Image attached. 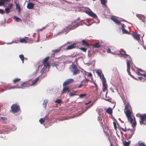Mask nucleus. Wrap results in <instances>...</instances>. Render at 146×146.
Masks as SVG:
<instances>
[{
	"label": "nucleus",
	"instance_id": "47",
	"mask_svg": "<svg viewBox=\"0 0 146 146\" xmlns=\"http://www.w3.org/2000/svg\"><path fill=\"white\" fill-rule=\"evenodd\" d=\"M16 5L17 9H19V10L20 9V7L19 5V4H17V3H16Z\"/></svg>",
	"mask_w": 146,
	"mask_h": 146
},
{
	"label": "nucleus",
	"instance_id": "62",
	"mask_svg": "<svg viewBox=\"0 0 146 146\" xmlns=\"http://www.w3.org/2000/svg\"><path fill=\"white\" fill-rule=\"evenodd\" d=\"M91 102V101H90L89 102H88V103H86L85 105H87L90 104V102Z\"/></svg>",
	"mask_w": 146,
	"mask_h": 146
},
{
	"label": "nucleus",
	"instance_id": "31",
	"mask_svg": "<svg viewBox=\"0 0 146 146\" xmlns=\"http://www.w3.org/2000/svg\"><path fill=\"white\" fill-rule=\"evenodd\" d=\"M19 57L22 61V63H23L24 59V55L23 54H21L19 55Z\"/></svg>",
	"mask_w": 146,
	"mask_h": 146
},
{
	"label": "nucleus",
	"instance_id": "6",
	"mask_svg": "<svg viewBox=\"0 0 146 146\" xmlns=\"http://www.w3.org/2000/svg\"><path fill=\"white\" fill-rule=\"evenodd\" d=\"M102 82L103 83V91L105 92L106 91V95L108 93V85L106 83V81L105 78L103 77V78L102 80Z\"/></svg>",
	"mask_w": 146,
	"mask_h": 146
},
{
	"label": "nucleus",
	"instance_id": "14",
	"mask_svg": "<svg viewBox=\"0 0 146 146\" xmlns=\"http://www.w3.org/2000/svg\"><path fill=\"white\" fill-rule=\"evenodd\" d=\"M76 43H74L73 44L68 46L67 47H66V49L67 50H69L72 49L74 48H75L76 46Z\"/></svg>",
	"mask_w": 146,
	"mask_h": 146
},
{
	"label": "nucleus",
	"instance_id": "64",
	"mask_svg": "<svg viewBox=\"0 0 146 146\" xmlns=\"http://www.w3.org/2000/svg\"><path fill=\"white\" fill-rule=\"evenodd\" d=\"M140 16H141L140 15H139L137 16V17L140 19H141V18H140Z\"/></svg>",
	"mask_w": 146,
	"mask_h": 146
},
{
	"label": "nucleus",
	"instance_id": "39",
	"mask_svg": "<svg viewBox=\"0 0 146 146\" xmlns=\"http://www.w3.org/2000/svg\"><path fill=\"white\" fill-rule=\"evenodd\" d=\"M14 18H15L16 21L17 22H20L21 21V20L20 19L18 18L17 17L15 16Z\"/></svg>",
	"mask_w": 146,
	"mask_h": 146
},
{
	"label": "nucleus",
	"instance_id": "49",
	"mask_svg": "<svg viewBox=\"0 0 146 146\" xmlns=\"http://www.w3.org/2000/svg\"><path fill=\"white\" fill-rule=\"evenodd\" d=\"M44 120H48V115H46L45 116V117H44Z\"/></svg>",
	"mask_w": 146,
	"mask_h": 146
},
{
	"label": "nucleus",
	"instance_id": "7",
	"mask_svg": "<svg viewBox=\"0 0 146 146\" xmlns=\"http://www.w3.org/2000/svg\"><path fill=\"white\" fill-rule=\"evenodd\" d=\"M131 35L136 40L138 41L140 40V35L137 32H135L132 31L131 33Z\"/></svg>",
	"mask_w": 146,
	"mask_h": 146
},
{
	"label": "nucleus",
	"instance_id": "5",
	"mask_svg": "<svg viewBox=\"0 0 146 146\" xmlns=\"http://www.w3.org/2000/svg\"><path fill=\"white\" fill-rule=\"evenodd\" d=\"M11 109L12 112L13 113H17L20 110L19 106L16 104H12L11 107Z\"/></svg>",
	"mask_w": 146,
	"mask_h": 146
},
{
	"label": "nucleus",
	"instance_id": "60",
	"mask_svg": "<svg viewBox=\"0 0 146 146\" xmlns=\"http://www.w3.org/2000/svg\"><path fill=\"white\" fill-rule=\"evenodd\" d=\"M106 100L107 101H108L110 102L111 101V99H106Z\"/></svg>",
	"mask_w": 146,
	"mask_h": 146
},
{
	"label": "nucleus",
	"instance_id": "29",
	"mask_svg": "<svg viewBox=\"0 0 146 146\" xmlns=\"http://www.w3.org/2000/svg\"><path fill=\"white\" fill-rule=\"evenodd\" d=\"M100 124L101 125L102 127L103 128H104V126L105 125V122H104V119H103L101 121L99 122Z\"/></svg>",
	"mask_w": 146,
	"mask_h": 146
},
{
	"label": "nucleus",
	"instance_id": "25",
	"mask_svg": "<svg viewBox=\"0 0 146 146\" xmlns=\"http://www.w3.org/2000/svg\"><path fill=\"white\" fill-rule=\"evenodd\" d=\"M101 1V3L104 6L107 7L106 3L107 2V0H100Z\"/></svg>",
	"mask_w": 146,
	"mask_h": 146
},
{
	"label": "nucleus",
	"instance_id": "26",
	"mask_svg": "<svg viewBox=\"0 0 146 146\" xmlns=\"http://www.w3.org/2000/svg\"><path fill=\"white\" fill-rule=\"evenodd\" d=\"M19 41L21 43H27V40L24 38H21L19 39Z\"/></svg>",
	"mask_w": 146,
	"mask_h": 146
},
{
	"label": "nucleus",
	"instance_id": "59",
	"mask_svg": "<svg viewBox=\"0 0 146 146\" xmlns=\"http://www.w3.org/2000/svg\"><path fill=\"white\" fill-rule=\"evenodd\" d=\"M94 85H95L96 87L97 88L98 86H97V84L95 82H94Z\"/></svg>",
	"mask_w": 146,
	"mask_h": 146
},
{
	"label": "nucleus",
	"instance_id": "37",
	"mask_svg": "<svg viewBox=\"0 0 146 146\" xmlns=\"http://www.w3.org/2000/svg\"><path fill=\"white\" fill-rule=\"evenodd\" d=\"M103 119H104L102 117L99 116L98 118V120L99 122L101 121Z\"/></svg>",
	"mask_w": 146,
	"mask_h": 146
},
{
	"label": "nucleus",
	"instance_id": "57",
	"mask_svg": "<svg viewBox=\"0 0 146 146\" xmlns=\"http://www.w3.org/2000/svg\"><path fill=\"white\" fill-rule=\"evenodd\" d=\"M84 80L86 82H89V80L88 79H86V78L85 80Z\"/></svg>",
	"mask_w": 146,
	"mask_h": 146
},
{
	"label": "nucleus",
	"instance_id": "2",
	"mask_svg": "<svg viewBox=\"0 0 146 146\" xmlns=\"http://www.w3.org/2000/svg\"><path fill=\"white\" fill-rule=\"evenodd\" d=\"M136 116L140 118V120H139V122L141 125L142 124L145 125H146V113L143 114H137L136 115Z\"/></svg>",
	"mask_w": 146,
	"mask_h": 146
},
{
	"label": "nucleus",
	"instance_id": "18",
	"mask_svg": "<svg viewBox=\"0 0 146 146\" xmlns=\"http://www.w3.org/2000/svg\"><path fill=\"white\" fill-rule=\"evenodd\" d=\"M82 44L86 47H88L90 46L88 42L84 39L82 41Z\"/></svg>",
	"mask_w": 146,
	"mask_h": 146
},
{
	"label": "nucleus",
	"instance_id": "23",
	"mask_svg": "<svg viewBox=\"0 0 146 146\" xmlns=\"http://www.w3.org/2000/svg\"><path fill=\"white\" fill-rule=\"evenodd\" d=\"M28 84L27 82H25L24 83H22L21 84V86L19 87V88H22L24 87H27L28 86Z\"/></svg>",
	"mask_w": 146,
	"mask_h": 146
},
{
	"label": "nucleus",
	"instance_id": "12",
	"mask_svg": "<svg viewBox=\"0 0 146 146\" xmlns=\"http://www.w3.org/2000/svg\"><path fill=\"white\" fill-rule=\"evenodd\" d=\"M72 68V72H73V74L75 75L77 74L78 73L79 70L75 65H74Z\"/></svg>",
	"mask_w": 146,
	"mask_h": 146
},
{
	"label": "nucleus",
	"instance_id": "19",
	"mask_svg": "<svg viewBox=\"0 0 146 146\" xmlns=\"http://www.w3.org/2000/svg\"><path fill=\"white\" fill-rule=\"evenodd\" d=\"M34 5V4L30 3L27 4V8L29 9H32L33 8Z\"/></svg>",
	"mask_w": 146,
	"mask_h": 146
},
{
	"label": "nucleus",
	"instance_id": "43",
	"mask_svg": "<svg viewBox=\"0 0 146 146\" xmlns=\"http://www.w3.org/2000/svg\"><path fill=\"white\" fill-rule=\"evenodd\" d=\"M86 96V94H80L79 95L80 98H82Z\"/></svg>",
	"mask_w": 146,
	"mask_h": 146
},
{
	"label": "nucleus",
	"instance_id": "36",
	"mask_svg": "<svg viewBox=\"0 0 146 146\" xmlns=\"http://www.w3.org/2000/svg\"><path fill=\"white\" fill-rule=\"evenodd\" d=\"M39 121L41 124H42L45 122L44 119L43 118H41L39 119Z\"/></svg>",
	"mask_w": 146,
	"mask_h": 146
},
{
	"label": "nucleus",
	"instance_id": "61",
	"mask_svg": "<svg viewBox=\"0 0 146 146\" xmlns=\"http://www.w3.org/2000/svg\"><path fill=\"white\" fill-rule=\"evenodd\" d=\"M142 78V77H138V79L140 80H141Z\"/></svg>",
	"mask_w": 146,
	"mask_h": 146
},
{
	"label": "nucleus",
	"instance_id": "11",
	"mask_svg": "<svg viewBox=\"0 0 146 146\" xmlns=\"http://www.w3.org/2000/svg\"><path fill=\"white\" fill-rule=\"evenodd\" d=\"M74 80L72 79H68L63 83V86H66L72 82Z\"/></svg>",
	"mask_w": 146,
	"mask_h": 146
},
{
	"label": "nucleus",
	"instance_id": "8",
	"mask_svg": "<svg viewBox=\"0 0 146 146\" xmlns=\"http://www.w3.org/2000/svg\"><path fill=\"white\" fill-rule=\"evenodd\" d=\"M85 12L89 16L93 17L94 18H97L96 15L95 13L92 12V11L90 10H86L85 11Z\"/></svg>",
	"mask_w": 146,
	"mask_h": 146
},
{
	"label": "nucleus",
	"instance_id": "24",
	"mask_svg": "<svg viewBox=\"0 0 146 146\" xmlns=\"http://www.w3.org/2000/svg\"><path fill=\"white\" fill-rule=\"evenodd\" d=\"M112 110L111 108H109L106 110V112L110 114H111L112 113Z\"/></svg>",
	"mask_w": 146,
	"mask_h": 146
},
{
	"label": "nucleus",
	"instance_id": "53",
	"mask_svg": "<svg viewBox=\"0 0 146 146\" xmlns=\"http://www.w3.org/2000/svg\"><path fill=\"white\" fill-rule=\"evenodd\" d=\"M1 119V120H5L6 119H7L5 117H1V118H0Z\"/></svg>",
	"mask_w": 146,
	"mask_h": 146
},
{
	"label": "nucleus",
	"instance_id": "20",
	"mask_svg": "<svg viewBox=\"0 0 146 146\" xmlns=\"http://www.w3.org/2000/svg\"><path fill=\"white\" fill-rule=\"evenodd\" d=\"M10 0H0V6L3 5L5 3L9 2Z\"/></svg>",
	"mask_w": 146,
	"mask_h": 146
},
{
	"label": "nucleus",
	"instance_id": "28",
	"mask_svg": "<svg viewBox=\"0 0 146 146\" xmlns=\"http://www.w3.org/2000/svg\"><path fill=\"white\" fill-rule=\"evenodd\" d=\"M122 31L123 34H131V33L128 32L127 31L124 29H122Z\"/></svg>",
	"mask_w": 146,
	"mask_h": 146
},
{
	"label": "nucleus",
	"instance_id": "52",
	"mask_svg": "<svg viewBox=\"0 0 146 146\" xmlns=\"http://www.w3.org/2000/svg\"><path fill=\"white\" fill-rule=\"evenodd\" d=\"M0 13L1 14H3L4 13L3 10L1 9H0Z\"/></svg>",
	"mask_w": 146,
	"mask_h": 146
},
{
	"label": "nucleus",
	"instance_id": "55",
	"mask_svg": "<svg viewBox=\"0 0 146 146\" xmlns=\"http://www.w3.org/2000/svg\"><path fill=\"white\" fill-rule=\"evenodd\" d=\"M138 70L141 72H142L143 71V70L141 69V68H139Z\"/></svg>",
	"mask_w": 146,
	"mask_h": 146
},
{
	"label": "nucleus",
	"instance_id": "38",
	"mask_svg": "<svg viewBox=\"0 0 146 146\" xmlns=\"http://www.w3.org/2000/svg\"><path fill=\"white\" fill-rule=\"evenodd\" d=\"M80 50L83 51L85 52H86L87 50V48H79Z\"/></svg>",
	"mask_w": 146,
	"mask_h": 146
},
{
	"label": "nucleus",
	"instance_id": "27",
	"mask_svg": "<svg viewBox=\"0 0 146 146\" xmlns=\"http://www.w3.org/2000/svg\"><path fill=\"white\" fill-rule=\"evenodd\" d=\"M49 67L48 66H44L42 68L41 70L40 71V73L41 74H43L46 69L47 67Z\"/></svg>",
	"mask_w": 146,
	"mask_h": 146
},
{
	"label": "nucleus",
	"instance_id": "9",
	"mask_svg": "<svg viewBox=\"0 0 146 146\" xmlns=\"http://www.w3.org/2000/svg\"><path fill=\"white\" fill-rule=\"evenodd\" d=\"M80 25L79 23H78L76 21H75L72 22L70 25L71 26L70 28L73 29Z\"/></svg>",
	"mask_w": 146,
	"mask_h": 146
},
{
	"label": "nucleus",
	"instance_id": "4",
	"mask_svg": "<svg viewBox=\"0 0 146 146\" xmlns=\"http://www.w3.org/2000/svg\"><path fill=\"white\" fill-rule=\"evenodd\" d=\"M132 60L131 59H130L129 60H127V72L134 79L137 80V79L134 76L132 75L130 73V64H131V62Z\"/></svg>",
	"mask_w": 146,
	"mask_h": 146
},
{
	"label": "nucleus",
	"instance_id": "13",
	"mask_svg": "<svg viewBox=\"0 0 146 146\" xmlns=\"http://www.w3.org/2000/svg\"><path fill=\"white\" fill-rule=\"evenodd\" d=\"M111 19L113 21L115 24L119 25L120 24V22L115 17L112 16L111 18Z\"/></svg>",
	"mask_w": 146,
	"mask_h": 146
},
{
	"label": "nucleus",
	"instance_id": "54",
	"mask_svg": "<svg viewBox=\"0 0 146 146\" xmlns=\"http://www.w3.org/2000/svg\"><path fill=\"white\" fill-rule=\"evenodd\" d=\"M136 74L138 75H141V76H142V75L143 74H141L139 72H138Z\"/></svg>",
	"mask_w": 146,
	"mask_h": 146
},
{
	"label": "nucleus",
	"instance_id": "10",
	"mask_svg": "<svg viewBox=\"0 0 146 146\" xmlns=\"http://www.w3.org/2000/svg\"><path fill=\"white\" fill-rule=\"evenodd\" d=\"M49 58V57L47 56L43 59L42 63L44 64V66H47L50 67L49 63L48 62V61Z\"/></svg>",
	"mask_w": 146,
	"mask_h": 146
},
{
	"label": "nucleus",
	"instance_id": "32",
	"mask_svg": "<svg viewBox=\"0 0 146 146\" xmlns=\"http://www.w3.org/2000/svg\"><path fill=\"white\" fill-rule=\"evenodd\" d=\"M130 142V141H129L128 142L125 141L123 143V145L124 146H128L129 145Z\"/></svg>",
	"mask_w": 146,
	"mask_h": 146
},
{
	"label": "nucleus",
	"instance_id": "46",
	"mask_svg": "<svg viewBox=\"0 0 146 146\" xmlns=\"http://www.w3.org/2000/svg\"><path fill=\"white\" fill-rule=\"evenodd\" d=\"M33 40L31 38H29V39H27V42H33Z\"/></svg>",
	"mask_w": 146,
	"mask_h": 146
},
{
	"label": "nucleus",
	"instance_id": "51",
	"mask_svg": "<svg viewBox=\"0 0 146 146\" xmlns=\"http://www.w3.org/2000/svg\"><path fill=\"white\" fill-rule=\"evenodd\" d=\"M83 86V84L82 83V82L81 84L79 85L78 87V88H80L82 86Z\"/></svg>",
	"mask_w": 146,
	"mask_h": 146
},
{
	"label": "nucleus",
	"instance_id": "16",
	"mask_svg": "<svg viewBox=\"0 0 146 146\" xmlns=\"http://www.w3.org/2000/svg\"><path fill=\"white\" fill-rule=\"evenodd\" d=\"M13 6V5L10 4L9 5L8 7L6 8L5 9V10L6 12V13H9L10 11V10L12 8V7Z\"/></svg>",
	"mask_w": 146,
	"mask_h": 146
},
{
	"label": "nucleus",
	"instance_id": "33",
	"mask_svg": "<svg viewBox=\"0 0 146 146\" xmlns=\"http://www.w3.org/2000/svg\"><path fill=\"white\" fill-rule=\"evenodd\" d=\"M61 48H58L56 50H52V51L54 53H57L58 52H59L61 50Z\"/></svg>",
	"mask_w": 146,
	"mask_h": 146
},
{
	"label": "nucleus",
	"instance_id": "21",
	"mask_svg": "<svg viewBox=\"0 0 146 146\" xmlns=\"http://www.w3.org/2000/svg\"><path fill=\"white\" fill-rule=\"evenodd\" d=\"M102 46L100 42H98L94 44L93 45L94 48H98L101 47Z\"/></svg>",
	"mask_w": 146,
	"mask_h": 146
},
{
	"label": "nucleus",
	"instance_id": "58",
	"mask_svg": "<svg viewBox=\"0 0 146 146\" xmlns=\"http://www.w3.org/2000/svg\"><path fill=\"white\" fill-rule=\"evenodd\" d=\"M142 76L146 78V75L145 74H143L142 75Z\"/></svg>",
	"mask_w": 146,
	"mask_h": 146
},
{
	"label": "nucleus",
	"instance_id": "22",
	"mask_svg": "<svg viewBox=\"0 0 146 146\" xmlns=\"http://www.w3.org/2000/svg\"><path fill=\"white\" fill-rule=\"evenodd\" d=\"M39 80V78L38 77L37 78L34 80L32 81V83L30 84V86H32L34 85Z\"/></svg>",
	"mask_w": 146,
	"mask_h": 146
},
{
	"label": "nucleus",
	"instance_id": "63",
	"mask_svg": "<svg viewBox=\"0 0 146 146\" xmlns=\"http://www.w3.org/2000/svg\"><path fill=\"white\" fill-rule=\"evenodd\" d=\"M77 91H74L73 92V93H74V94H76V93L77 92Z\"/></svg>",
	"mask_w": 146,
	"mask_h": 146
},
{
	"label": "nucleus",
	"instance_id": "17",
	"mask_svg": "<svg viewBox=\"0 0 146 146\" xmlns=\"http://www.w3.org/2000/svg\"><path fill=\"white\" fill-rule=\"evenodd\" d=\"M96 73L100 78H101L102 81L103 77L104 78V75H102V72L100 70H98L96 72Z\"/></svg>",
	"mask_w": 146,
	"mask_h": 146
},
{
	"label": "nucleus",
	"instance_id": "34",
	"mask_svg": "<svg viewBox=\"0 0 146 146\" xmlns=\"http://www.w3.org/2000/svg\"><path fill=\"white\" fill-rule=\"evenodd\" d=\"M21 80V79L18 78H16L13 80V82L14 83H16Z\"/></svg>",
	"mask_w": 146,
	"mask_h": 146
},
{
	"label": "nucleus",
	"instance_id": "1",
	"mask_svg": "<svg viewBox=\"0 0 146 146\" xmlns=\"http://www.w3.org/2000/svg\"><path fill=\"white\" fill-rule=\"evenodd\" d=\"M124 113L127 118L128 120L134 128L137 125L135 117L133 118L131 116L133 113L131 106L129 103H127L125 106Z\"/></svg>",
	"mask_w": 146,
	"mask_h": 146
},
{
	"label": "nucleus",
	"instance_id": "45",
	"mask_svg": "<svg viewBox=\"0 0 146 146\" xmlns=\"http://www.w3.org/2000/svg\"><path fill=\"white\" fill-rule=\"evenodd\" d=\"M76 95V94H74V93H73V92L72 93H70L69 94V95L70 97Z\"/></svg>",
	"mask_w": 146,
	"mask_h": 146
},
{
	"label": "nucleus",
	"instance_id": "48",
	"mask_svg": "<svg viewBox=\"0 0 146 146\" xmlns=\"http://www.w3.org/2000/svg\"><path fill=\"white\" fill-rule=\"evenodd\" d=\"M113 124L114 127V128L116 130L117 129V127L116 123L115 122H113Z\"/></svg>",
	"mask_w": 146,
	"mask_h": 146
},
{
	"label": "nucleus",
	"instance_id": "41",
	"mask_svg": "<svg viewBox=\"0 0 146 146\" xmlns=\"http://www.w3.org/2000/svg\"><path fill=\"white\" fill-rule=\"evenodd\" d=\"M61 102H62V101H61V100L58 99L56 100L55 101V102L58 103V104H59L60 103H61Z\"/></svg>",
	"mask_w": 146,
	"mask_h": 146
},
{
	"label": "nucleus",
	"instance_id": "3",
	"mask_svg": "<svg viewBox=\"0 0 146 146\" xmlns=\"http://www.w3.org/2000/svg\"><path fill=\"white\" fill-rule=\"evenodd\" d=\"M121 130L125 132H127V133L128 134V139H130L134 133V131L132 129L129 128L127 129L126 128H121Z\"/></svg>",
	"mask_w": 146,
	"mask_h": 146
},
{
	"label": "nucleus",
	"instance_id": "30",
	"mask_svg": "<svg viewBox=\"0 0 146 146\" xmlns=\"http://www.w3.org/2000/svg\"><path fill=\"white\" fill-rule=\"evenodd\" d=\"M48 101L47 100H44V102L42 104L44 108H46V107Z\"/></svg>",
	"mask_w": 146,
	"mask_h": 146
},
{
	"label": "nucleus",
	"instance_id": "40",
	"mask_svg": "<svg viewBox=\"0 0 146 146\" xmlns=\"http://www.w3.org/2000/svg\"><path fill=\"white\" fill-rule=\"evenodd\" d=\"M138 144L139 146H146L144 143H139Z\"/></svg>",
	"mask_w": 146,
	"mask_h": 146
},
{
	"label": "nucleus",
	"instance_id": "42",
	"mask_svg": "<svg viewBox=\"0 0 146 146\" xmlns=\"http://www.w3.org/2000/svg\"><path fill=\"white\" fill-rule=\"evenodd\" d=\"M124 55L125 57L129 58V59H131L130 56L129 55L127 54H124Z\"/></svg>",
	"mask_w": 146,
	"mask_h": 146
},
{
	"label": "nucleus",
	"instance_id": "50",
	"mask_svg": "<svg viewBox=\"0 0 146 146\" xmlns=\"http://www.w3.org/2000/svg\"><path fill=\"white\" fill-rule=\"evenodd\" d=\"M92 74L91 72H89L88 73V74L87 75V76H90L92 77Z\"/></svg>",
	"mask_w": 146,
	"mask_h": 146
},
{
	"label": "nucleus",
	"instance_id": "56",
	"mask_svg": "<svg viewBox=\"0 0 146 146\" xmlns=\"http://www.w3.org/2000/svg\"><path fill=\"white\" fill-rule=\"evenodd\" d=\"M122 29H124L125 25L124 24H122Z\"/></svg>",
	"mask_w": 146,
	"mask_h": 146
},
{
	"label": "nucleus",
	"instance_id": "15",
	"mask_svg": "<svg viewBox=\"0 0 146 146\" xmlns=\"http://www.w3.org/2000/svg\"><path fill=\"white\" fill-rule=\"evenodd\" d=\"M70 91V88L69 87H65L63 88L62 93L64 94V93H68Z\"/></svg>",
	"mask_w": 146,
	"mask_h": 146
},
{
	"label": "nucleus",
	"instance_id": "44",
	"mask_svg": "<svg viewBox=\"0 0 146 146\" xmlns=\"http://www.w3.org/2000/svg\"><path fill=\"white\" fill-rule=\"evenodd\" d=\"M107 52L108 53H111L112 54H114L115 52L114 53H113L112 52H111V49H110L109 48H108V51H107Z\"/></svg>",
	"mask_w": 146,
	"mask_h": 146
},
{
	"label": "nucleus",
	"instance_id": "35",
	"mask_svg": "<svg viewBox=\"0 0 146 146\" xmlns=\"http://www.w3.org/2000/svg\"><path fill=\"white\" fill-rule=\"evenodd\" d=\"M15 88H19V86H18V85H17L16 86H14L12 87H11L9 88L8 89V90H10V89H14Z\"/></svg>",
	"mask_w": 146,
	"mask_h": 146
}]
</instances>
